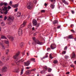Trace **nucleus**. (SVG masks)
<instances>
[{
  "label": "nucleus",
  "mask_w": 76,
  "mask_h": 76,
  "mask_svg": "<svg viewBox=\"0 0 76 76\" xmlns=\"http://www.w3.org/2000/svg\"><path fill=\"white\" fill-rule=\"evenodd\" d=\"M19 55V52H18V53H17L13 57V58H14V59H15V63H16V64L18 65V66H19V64H20V62L23 61H22V59H21L20 60L18 61V57Z\"/></svg>",
  "instance_id": "nucleus-1"
},
{
  "label": "nucleus",
  "mask_w": 76,
  "mask_h": 76,
  "mask_svg": "<svg viewBox=\"0 0 76 76\" xmlns=\"http://www.w3.org/2000/svg\"><path fill=\"white\" fill-rule=\"evenodd\" d=\"M26 25V22H24L23 24L21 25L20 28H19L18 32V34L20 36L22 35V30L21 28H23V27H25Z\"/></svg>",
  "instance_id": "nucleus-2"
},
{
  "label": "nucleus",
  "mask_w": 76,
  "mask_h": 76,
  "mask_svg": "<svg viewBox=\"0 0 76 76\" xmlns=\"http://www.w3.org/2000/svg\"><path fill=\"white\" fill-rule=\"evenodd\" d=\"M33 39L34 42H33L32 44H36V43H37V44H39V45H42V42H40L38 40H35V37H33Z\"/></svg>",
  "instance_id": "nucleus-3"
},
{
  "label": "nucleus",
  "mask_w": 76,
  "mask_h": 76,
  "mask_svg": "<svg viewBox=\"0 0 76 76\" xmlns=\"http://www.w3.org/2000/svg\"><path fill=\"white\" fill-rule=\"evenodd\" d=\"M8 67V66L7 65H6L3 67L2 69L1 72L2 73L6 72L7 71Z\"/></svg>",
  "instance_id": "nucleus-4"
},
{
  "label": "nucleus",
  "mask_w": 76,
  "mask_h": 76,
  "mask_svg": "<svg viewBox=\"0 0 76 76\" xmlns=\"http://www.w3.org/2000/svg\"><path fill=\"white\" fill-rule=\"evenodd\" d=\"M13 19H14V18L12 17H9L8 19L7 20H8V24L9 25H10L12 24V21Z\"/></svg>",
  "instance_id": "nucleus-5"
},
{
  "label": "nucleus",
  "mask_w": 76,
  "mask_h": 76,
  "mask_svg": "<svg viewBox=\"0 0 76 76\" xmlns=\"http://www.w3.org/2000/svg\"><path fill=\"white\" fill-rule=\"evenodd\" d=\"M32 22L33 25V26H36L37 27H38V26H39V24L37 23V21L36 20L34 19L33 20Z\"/></svg>",
  "instance_id": "nucleus-6"
},
{
  "label": "nucleus",
  "mask_w": 76,
  "mask_h": 76,
  "mask_svg": "<svg viewBox=\"0 0 76 76\" xmlns=\"http://www.w3.org/2000/svg\"><path fill=\"white\" fill-rule=\"evenodd\" d=\"M33 4L30 2L27 4V6L28 9H32V7H33Z\"/></svg>",
  "instance_id": "nucleus-7"
},
{
  "label": "nucleus",
  "mask_w": 76,
  "mask_h": 76,
  "mask_svg": "<svg viewBox=\"0 0 76 76\" xmlns=\"http://www.w3.org/2000/svg\"><path fill=\"white\" fill-rule=\"evenodd\" d=\"M50 47L52 50H54V49L56 48V44H52L51 45Z\"/></svg>",
  "instance_id": "nucleus-8"
},
{
  "label": "nucleus",
  "mask_w": 76,
  "mask_h": 76,
  "mask_svg": "<svg viewBox=\"0 0 76 76\" xmlns=\"http://www.w3.org/2000/svg\"><path fill=\"white\" fill-rule=\"evenodd\" d=\"M30 63H31V61L30 60H29L26 62H24L25 66H28L30 64Z\"/></svg>",
  "instance_id": "nucleus-9"
},
{
  "label": "nucleus",
  "mask_w": 76,
  "mask_h": 76,
  "mask_svg": "<svg viewBox=\"0 0 76 76\" xmlns=\"http://www.w3.org/2000/svg\"><path fill=\"white\" fill-rule=\"evenodd\" d=\"M71 58H75L76 57V55L75 54V52H73L71 55Z\"/></svg>",
  "instance_id": "nucleus-10"
},
{
  "label": "nucleus",
  "mask_w": 76,
  "mask_h": 76,
  "mask_svg": "<svg viewBox=\"0 0 76 76\" xmlns=\"http://www.w3.org/2000/svg\"><path fill=\"white\" fill-rule=\"evenodd\" d=\"M7 37L10 39V40H11V41H13V40H14V38L12 37L8 36H7Z\"/></svg>",
  "instance_id": "nucleus-11"
},
{
  "label": "nucleus",
  "mask_w": 76,
  "mask_h": 76,
  "mask_svg": "<svg viewBox=\"0 0 76 76\" xmlns=\"http://www.w3.org/2000/svg\"><path fill=\"white\" fill-rule=\"evenodd\" d=\"M19 6V4H15V5H12V7H14V8H16L18 7Z\"/></svg>",
  "instance_id": "nucleus-12"
},
{
  "label": "nucleus",
  "mask_w": 76,
  "mask_h": 76,
  "mask_svg": "<svg viewBox=\"0 0 76 76\" xmlns=\"http://www.w3.org/2000/svg\"><path fill=\"white\" fill-rule=\"evenodd\" d=\"M21 16V13L20 12H18L17 13V17H20Z\"/></svg>",
  "instance_id": "nucleus-13"
},
{
  "label": "nucleus",
  "mask_w": 76,
  "mask_h": 76,
  "mask_svg": "<svg viewBox=\"0 0 76 76\" xmlns=\"http://www.w3.org/2000/svg\"><path fill=\"white\" fill-rule=\"evenodd\" d=\"M62 1L65 4H66L67 5H68L69 4L67 1H66L65 0H62Z\"/></svg>",
  "instance_id": "nucleus-14"
},
{
  "label": "nucleus",
  "mask_w": 76,
  "mask_h": 76,
  "mask_svg": "<svg viewBox=\"0 0 76 76\" xmlns=\"http://www.w3.org/2000/svg\"><path fill=\"white\" fill-rule=\"evenodd\" d=\"M53 23L54 25V24H56V23H57L58 22V21L56 20H55L53 21Z\"/></svg>",
  "instance_id": "nucleus-15"
},
{
  "label": "nucleus",
  "mask_w": 76,
  "mask_h": 76,
  "mask_svg": "<svg viewBox=\"0 0 76 76\" xmlns=\"http://www.w3.org/2000/svg\"><path fill=\"white\" fill-rule=\"evenodd\" d=\"M54 6L53 5V4H50V7L51 8V9H54Z\"/></svg>",
  "instance_id": "nucleus-16"
},
{
  "label": "nucleus",
  "mask_w": 76,
  "mask_h": 76,
  "mask_svg": "<svg viewBox=\"0 0 76 76\" xmlns=\"http://www.w3.org/2000/svg\"><path fill=\"white\" fill-rule=\"evenodd\" d=\"M26 75H28V74H31V71H30V72L29 71H27L26 72Z\"/></svg>",
  "instance_id": "nucleus-17"
},
{
  "label": "nucleus",
  "mask_w": 76,
  "mask_h": 76,
  "mask_svg": "<svg viewBox=\"0 0 76 76\" xmlns=\"http://www.w3.org/2000/svg\"><path fill=\"white\" fill-rule=\"evenodd\" d=\"M47 54H48V53H47L46 54V56H44L43 58H47V57H48V56L47 55Z\"/></svg>",
  "instance_id": "nucleus-18"
},
{
  "label": "nucleus",
  "mask_w": 76,
  "mask_h": 76,
  "mask_svg": "<svg viewBox=\"0 0 76 76\" xmlns=\"http://www.w3.org/2000/svg\"><path fill=\"white\" fill-rule=\"evenodd\" d=\"M73 38V36L72 35H69V39H72Z\"/></svg>",
  "instance_id": "nucleus-19"
},
{
  "label": "nucleus",
  "mask_w": 76,
  "mask_h": 76,
  "mask_svg": "<svg viewBox=\"0 0 76 76\" xmlns=\"http://www.w3.org/2000/svg\"><path fill=\"white\" fill-rule=\"evenodd\" d=\"M20 46L21 48H22L23 47V43H21L20 44Z\"/></svg>",
  "instance_id": "nucleus-20"
},
{
  "label": "nucleus",
  "mask_w": 76,
  "mask_h": 76,
  "mask_svg": "<svg viewBox=\"0 0 76 76\" xmlns=\"http://www.w3.org/2000/svg\"><path fill=\"white\" fill-rule=\"evenodd\" d=\"M1 25L2 26H4L5 25V24H4V23H3V22H2L1 23Z\"/></svg>",
  "instance_id": "nucleus-21"
},
{
  "label": "nucleus",
  "mask_w": 76,
  "mask_h": 76,
  "mask_svg": "<svg viewBox=\"0 0 76 76\" xmlns=\"http://www.w3.org/2000/svg\"><path fill=\"white\" fill-rule=\"evenodd\" d=\"M1 38L2 39H6V37L3 35L1 36Z\"/></svg>",
  "instance_id": "nucleus-22"
},
{
  "label": "nucleus",
  "mask_w": 76,
  "mask_h": 76,
  "mask_svg": "<svg viewBox=\"0 0 76 76\" xmlns=\"http://www.w3.org/2000/svg\"><path fill=\"white\" fill-rule=\"evenodd\" d=\"M1 47H2V49H3V50H5V48L4 47V45H2V46H1Z\"/></svg>",
  "instance_id": "nucleus-23"
},
{
  "label": "nucleus",
  "mask_w": 76,
  "mask_h": 76,
  "mask_svg": "<svg viewBox=\"0 0 76 76\" xmlns=\"http://www.w3.org/2000/svg\"><path fill=\"white\" fill-rule=\"evenodd\" d=\"M9 49H7L6 51V54H7L8 53H9Z\"/></svg>",
  "instance_id": "nucleus-24"
},
{
  "label": "nucleus",
  "mask_w": 76,
  "mask_h": 76,
  "mask_svg": "<svg viewBox=\"0 0 76 76\" xmlns=\"http://www.w3.org/2000/svg\"><path fill=\"white\" fill-rule=\"evenodd\" d=\"M30 60L31 61H34V62H35V59L34 58H31L30 59Z\"/></svg>",
  "instance_id": "nucleus-25"
},
{
  "label": "nucleus",
  "mask_w": 76,
  "mask_h": 76,
  "mask_svg": "<svg viewBox=\"0 0 76 76\" xmlns=\"http://www.w3.org/2000/svg\"><path fill=\"white\" fill-rule=\"evenodd\" d=\"M57 63H58V61L56 60H54L53 61V63H54V64H56Z\"/></svg>",
  "instance_id": "nucleus-26"
},
{
  "label": "nucleus",
  "mask_w": 76,
  "mask_h": 76,
  "mask_svg": "<svg viewBox=\"0 0 76 76\" xmlns=\"http://www.w3.org/2000/svg\"><path fill=\"white\" fill-rule=\"evenodd\" d=\"M5 42L6 44H9V41H5Z\"/></svg>",
  "instance_id": "nucleus-27"
},
{
  "label": "nucleus",
  "mask_w": 76,
  "mask_h": 76,
  "mask_svg": "<svg viewBox=\"0 0 76 76\" xmlns=\"http://www.w3.org/2000/svg\"><path fill=\"white\" fill-rule=\"evenodd\" d=\"M4 5V3L1 2V3H0V6H3Z\"/></svg>",
  "instance_id": "nucleus-28"
},
{
  "label": "nucleus",
  "mask_w": 76,
  "mask_h": 76,
  "mask_svg": "<svg viewBox=\"0 0 76 76\" xmlns=\"http://www.w3.org/2000/svg\"><path fill=\"white\" fill-rule=\"evenodd\" d=\"M7 19V17L6 16H5L4 18V20H6Z\"/></svg>",
  "instance_id": "nucleus-29"
},
{
  "label": "nucleus",
  "mask_w": 76,
  "mask_h": 76,
  "mask_svg": "<svg viewBox=\"0 0 76 76\" xmlns=\"http://www.w3.org/2000/svg\"><path fill=\"white\" fill-rule=\"evenodd\" d=\"M66 51H63V52L62 53V54H66Z\"/></svg>",
  "instance_id": "nucleus-30"
},
{
  "label": "nucleus",
  "mask_w": 76,
  "mask_h": 76,
  "mask_svg": "<svg viewBox=\"0 0 76 76\" xmlns=\"http://www.w3.org/2000/svg\"><path fill=\"white\" fill-rule=\"evenodd\" d=\"M28 28H30V29H31V28H32V26H31V25H28Z\"/></svg>",
  "instance_id": "nucleus-31"
},
{
  "label": "nucleus",
  "mask_w": 76,
  "mask_h": 76,
  "mask_svg": "<svg viewBox=\"0 0 76 76\" xmlns=\"http://www.w3.org/2000/svg\"><path fill=\"white\" fill-rule=\"evenodd\" d=\"M23 69H22L21 71V75H22L23 74Z\"/></svg>",
  "instance_id": "nucleus-32"
},
{
  "label": "nucleus",
  "mask_w": 76,
  "mask_h": 76,
  "mask_svg": "<svg viewBox=\"0 0 76 76\" xmlns=\"http://www.w3.org/2000/svg\"><path fill=\"white\" fill-rule=\"evenodd\" d=\"M50 58H53V57H52V56H51V54H50L49 55Z\"/></svg>",
  "instance_id": "nucleus-33"
},
{
  "label": "nucleus",
  "mask_w": 76,
  "mask_h": 76,
  "mask_svg": "<svg viewBox=\"0 0 76 76\" xmlns=\"http://www.w3.org/2000/svg\"><path fill=\"white\" fill-rule=\"evenodd\" d=\"M4 5L5 6H7V3H4Z\"/></svg>",
  "instance_id": "nucleus-34"
},
{
  "label": "nucleus",
  "mask_w": 76,
  "mask_h": 76,
  "mask_svg": "<svg viewBox=\"0 0 76 76\" xmlns=\"http://www.w3.org/2000/svg\"><path fill=\"white\" fill-rule=\"evenodd\" d=\"M67 46H65L64 48V50H67Z\"/></svg>",
  "instance_id": "nucleus-35"
},
{
  "label": "nucleus",
  "mask_w": 76,
  "mask_h": 76,
  "mask_svg": "<svg viewBox=\"0 0 76 76\" xmlns=\"http://www.w3.org/2000/svg\"><path fill=\"white\" fill-rule=\"evenodd\" d=\"M4 59H5V58L4 57H2V60H3V61H4Z\"/></svg>",
  "instance_id": "nucleus-36"
},
{
  "label": "nucleus",
  "mask_w": 76,
  "mask_h": 76,
  "mask_svg": "<svg viewBox=\"0 0 76 76\" xmlns=\"http://www.w3.org/2000/svg\"><path fill=\"white\" fill-rule=\"evenodd\" d=\"M4 9H5V10H7V7H4Z\"/></svg>",
  "instance_id": "nucleus-37"
},
{
  "label": "nucleus",
  "mask_w": 76,
  "mask_h": 76,
  "mask_svg": "<svg viewBox=\"0 0 76 76\" xmlns=\"http://www.w3.org/2000/svg\"><path fill=\"white\" fill-rule=\"evenodd\" d=\"M7 13H8V11H7V10H6V11L5 12V15H7Z\"/></svg>",
  "instance_id": "nucleus-38"
},
{
  "label": "nucleus",
  "mask_w": 76,
  "mask_h": 76,
  "mask_svg": "<svg viewBox=\"0 0 76 76\" xmlns=\"http://www.w3.org/2000/svg\"><path fill=\"white\" fill-rule=\"evenodd\" d=\"M36 70V69L35 68H34V69H33L32 70H31V71H34V72L35 71V70Z\"/></svg>",
  "instance_id": "nucleus-39"
},
{
  "label": "nucleus",
  "mask_w": 76,
  "mask_h": 76,
  "mask_svg": "<svg viewBox=\"0 0 76 76\" xmlns=\"http://www.w3.org/2000/svg\"><path fill=\"white\" fill-rule=\"evenodd\" d=\"M41 12L42 13H45V10H42Z\"/></svg>",
  "instance_id": "nucleus-40"
},
{
  "label": "nucleus",
  "mask_w": 76,
  "mask_h": 76,
  "mask_svg": "<svg viewBox=\"0 0 76 76\" xmlns=\"http://www.w3.org/2000/svg\"><path fill=\"white\" fill-rule=\"evenodd\" d=\"M43 69H45V70H47V69H48L47 68V67L46 66H45Z\"/></svg>",
  "instance_id": "nucleus-41"
},
{
  "label": "nucleus",
  "mask_w": 76,
  "mask_h": 76,
  "mask_svg": "<svg viewBox=\"0 0 76 76\" xmlns=\"http://www.w3.org/2000/svg\"><path fill=\"white\" fill-rule=\"evenodd\" d=\"M70 66L71 67H75V66L74 65H73V64H71L70 65Z\"/></svg>",
  "instance_id": "nucleus-42"
},
{
  "label": "nucleus",
  "mask_w": 76,
  "mask_h": 76,
  "mask_svg": "<svg viewBox=\"0 0 76 76\" xmlns=\"http://www.w3.org/2000/svg\"><path fill=\"white\" fill-rule=\"evenodd\" d=\"M8 9H11V7H10V6H8Z\"/></svg>",
  "instance_id": "nucleus-43"
},
{
  "label": "nucleus",
  "mask_w": 76,
  "mask_h": 76,
  "mask_svg": "<svg viewBox=\"0 0 76 76\" xmlns=\"http://www.w3.org/2000/svg\"><path fill=\"white\" fill-rule=\"evenodd\" d=\"M71 12L72 14H74V13H75V12H74V11L71 10Z\"/></svg>",
  "instance_id": "nucleus-44"
},
{
  "label": "nucleus",
  "mask_w": 76,
  "mask_h": 76,
  "mask_svg": "<svg viewBox=\"0 0 76 76\" xmlns=\"http://www.w3.org/2000/svg\"><path fill=\"white\" fill-rule=\"evenodd\" d=\"M22 55L23 56H24V55H25V51L22 52Z\"/></svg>",
  "instance_id": "nucleus-45"
},
{
  "label": "nucleus",
  "mask_w": 76,
  "mask_h": 76,
  "mask_svg": "<svg viewBox=\"0 0 76 76\" xmlns=\"http://www.w3.org/2000/svg\"><path fill=\"white\" fill-rule=\"evenodd\" d=\"M51 69L50 68H49L48 69V72H50V71H51Z\"/></svg>",
  "instance_id": "nucleus-46"
},
{
  "label": "nucleus",
  "mask_w": 76,
  "mask_h": 76,
  "mask_svg": "<svg viewBox=\"0 0 76 76\" xmlns=\"http://www.w3.org/2000/svg\"><path fill=\"white\" fill-rule=\"evenodd\" d=\"M10 6H12V1H10Z\"/></svg>",
  "instance_id": "nucleus-47"
},
{
  "label": "nucleus",
  "mask_w": 76,
  "mask_h": 76,
  "mask_svg": "<svg viewBox=\"0 0 76 76\" xmlns=\"http://www.w3.org/2000/svg\"><path fill=\"white\" fill-rule=\"evenodd\" d=\"M19 68H18V69L16 70V73H18V70H19Z\"/></svg>",
  "instance_id": "nucleus-48"
},
{
  "label": "nucleus",
  "mask_w": 76,
  "mask_h": 76,
  "mask_svg": "<svg viewBox=\"0 0 76 76\" xmlns=\"http://www.w3.org/2000/svg\"><path fill=\"white\" fill-rule=\"evenodd\" d=\"M68 57H69V56H65V58L66 59H67V58Z\"/></svg>",
  "instance_id": "nucleus-49"
},
{
  "label": "nucleus",
  "mask_w": 76,
  "mask_h": 76,
  "mask_svg": "<svg viewBox=\"0 0 76 76\" xmlns=\"http://www.w3.org/2000/svg\"><path fill=\"white\" fill-rule=\"evenodd\" d=\"M31 68V67H26V69H29Z\"/></svg>",
  "instance_id": "nucleus-50"
},
{
  "label": "nucleus",
  "mask_w": 76,
  "mask_h": 76,
  "mask_svg": "<svg viewBox=\"0 0 76 76\" xmlns=\"http://www.w3.org/2000/svg\"><path fill=\"white\" fill-rule=\"evenodd\" d=\"M71 32H72L73 33H75V32L73 30H71Z\"/></svg>",
  "instance_id": "nucleus-51"
},
{
  "label": "nucleus",
  "mask_w": 76,
  "mask_h": 76,
  "mask_svg": "<svg viewBox=\"0 0 76 76\" xmlns=\"http://www.w3.org/2000/svg\"><path fill=\"white\" fill-rule=\"evenodd\" d=\"M66 75H69V74H70V72H67L66 73Z\"/></svg>",
  "instance_id": "nucleus-52"
},
{
  "label": "nucleus",
  "mask_w": 76,
  "mask_h": 76,
  "mask_svg": "<svg viewBox=\"0 0 76 76\" xmlns=\"http://www.w3.org/2000/svg\"><path fill=\"white\" fill-rule=\"evenodd\" d=\"M34 3L35 4L36 3H37V0H35L34 1Z\"/></svg>",
  "instance_id": "nucleus-53"
},
{
  "label": "nucleus",
  "mask_w": 76,
  "mask_h": 76,
  "mask_svg": "<svg viewBox=\"0 0 76 76\" xmlns=\"http://www.w3.org/2000/svg\"><path fill=\"white\" fill-rule=\"evenodd\" d=\"M50 1L51 2H53L54 1H56V0H50Z\"/></svg>",
  "instance_id": "nucleus-54"
},
{
  "label": "nucleus",
  "mask_w": 76,
  "mask_h": 76,
  "mask_svg": "<svg viewBox=\"0 0 76 76\" xmlns=\"http://www.w3.org/2000/svg\"><path fill=\"white\" fill-rule=\"evenodd\" d=\"M0 18H1V19H2V18H3L2 15H0Z\"/></svg>",
  "instance_id": "nucleus-55"
},
{
  "label": "nucleus",
  "mask_w": 76,
  "mask_h": 76,
  "mask_svg": "<svg viewBox=\"0 0 76 76\" xmlns=\"http://www.w3.org/2000/svg\"><path fill=\"white\" fill-rule=\"evenodd\" d=\"M49 50H51V49L50 48H48L47 49V50L48 51Z\"/></svg>",
  "instance_id": "nucleus-56"
},
{
  "label": "nucleus",
  "mask_w": 76,
  "mask_h": 76,
  "mask_svg": "<svg viewBox=\"0 0 76 76\" xmlns=\"http://www.w3.org/2000/svg\"><path fill=\"white\" fill-rule=\"evenodd\" d=\"M18 8H17L16 9H15V12H17L18 11Z\"/></svg>",
  "instance_id": "nucleus-57"
},
{
  "label": "nucleus",
  "mask_w": 76,
  "mask_h": 76,
  "mask_svg": "<svg viewBox=\"0 0 76 76\" xmlns=\"http://www.w3.org/2000/svg\"><path fill=\"white\" fill-rule=\"evenodd\" d=\"M44 73V71H42L40 72V73H41L42 74Z\"/></svg>",
  "instance_id": "nucleus-58"
},
{
  "label": "nucleus",
  "mask_w": 76,
  "mask_h": 76,
  "mask_svg": "<svg viewBox=\"0 0 76 76\" xmlns=\"http://www.w3.org/2000/svg\"><path fill=\"white\" fill-rule=\"evenodd\" d=\"M3 45V43H1L0 42V45H1V46H2Z\"/></svg>",
  "instance_id": "nucleus-59"
},
{
  "label": "nucleus",
  "mask_w": 76,
  "mask_h": 76,
  "mask_svg": "<svg viewBox=\"0 0 76 76\" xmlns=\"http://www.w3.org/2000/svg\"><path fill=\"white\" fill-rule=\"evenodd\" d=\"M44 5L45 6H47V3H45Z\"/></svg>",
  "instance_id": "nucleus-60"
},
{
  "label": "nucleus",
  "mask_w": 76,
  "mask_h": 76,
  "mask_svg": "<svg viewBox=\"0 0 76 76\" xmlns=\"http://www.w3.org/2000/svg\"><path fill=\"white\" fill-rule=\"evenodd\" d=\"M34 36H36V35H37V34H36V33H34Z\"/></svg>",
  "instance_id": "nucleus-61"
},
{
  "label": "nucleus",
  "mask_w": 76,
  "mask_h": 76,
  "mask_svg": "<svg viewBox=\"0 0 76 76\" xmlns=\"http://www.w3.org/2000/svg\"><path fill=\"white\" fill-rule=\"evenodd\" d=\"M60 27H61V26H58L57 27V28L58 29V28H60Z\"/></svg>",
  "instance_id": "nucleus-62"
},
{
  "label": "nucleus",
  "mask_w": 76,
  "mask_h": 76,
  "mask_svg": "<svg viewBox=\"0 0 76 76\" xmlns=\"http://www.w3.org/2000/svg\"><path fill=\"white\" fill-rule=\"evenodd\" d=\"M32 30H33V31H34L35 30V28H34V27L32 28Z\"/></svg>",
  "instance_id": "nucleus-63"
},
{
  "label": "nucleus",
  "mask_w": 76,
  "mask_h": 76,
  "mask_svg": "<svg viewBox=\"0 0 76 76\" xmlns=\"http://www.w3.org/2000/svg\"><path fill=\"white\" fill-rule=\"evenodd\" d=\"M74 62H75V64H76V61H74Z\"/></svg>",
  "instance_id": "nucleus-64"
}]
</instances>
